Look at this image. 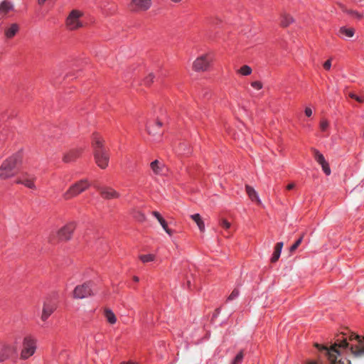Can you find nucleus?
Here are the masks:
<instances>
[{
  "label": "nucleus",
  "mask_w": 364,
  "mask_h": 364,
  "mask_svg": "<svg viewBox=\"0 0 364 364\" xmlns=\"http://www.w3.org/2000/svg\"><path fill=\"white\" fill-rule=\"evenodd\" d=\"M245 191L248 197L252 202H256L258 205L262 204V201L259 198L258 193H257L254 188L249 185H246Z\"/></svg>",
  "instance_id": "17"
},
{
  "label": "nucleus",
  "mask_w": 364,
  "mask_h": 364,
  "mask_svg": "<svg viewBox=\"0 0 364 364\" xmlns=\"http://www.w3.org/2000/svg\"><path fill=\"white\" fill-rule=\"evenodd\" d=\"M46 1L47 0H38V2L40 5H43Z\"/></svg>",
  "instance_id": "48"
},
{
  "label": "nucleus",
  "mask_w": 364,
  "mask_h": 364,
  "mask_svg": "<svg viewBox=\"0 0 364 364\" xmlns=\"http://www.w3.org/2000/svg\"><path fill=\"white\" fill-rule=\"evenodd\" d=\"M244 357L243 350H241L234 358L231 364H240L242 363Z\"/></svg>",
  "instance_id": "31"
},
{
  "label": "nucleus",
  "mask_w": 364,
  "mask_h": 364,
  "mask_svg": "<svg viewBox=\"0 0 364 364\" xmlns=\"http://www.w3.org/2000/svg\"><path fill=\"white\" fill-rule=\"evenodd\" d=\"M329 127V122L326 119H322L320 122V129L322 132H326Z\"/></svg>",
  "instance_id": "32"
},
{
  "label": "nucleus",
  "mask_w": 364,
  "mask_h": 364,
  "mask_svg": "<svg viewBox=\"0 0 364 364\" xmlns=\"http://www.w3.org/2000/svg\"><path fill=\"white\" fill-rule=\"evenodd\" d=\"M304 112L306 116L309 117L312 115V109L310 107H306Z\"/></svg>",
  "instance_id": "42"
},
{
  "label": "nucleus",
  "mask_w": 364,
  "mask_h": 364,
  "mask_svg": "<svg viewBox=\"0 0 364 364\" xmlns=\"http://www.w3.org/2000/svg\"><path fill=\"white\" fill-rule=\"evenodd\" d=\"M166 232L170 236L173 235V229H169V228H167V229H164Z\"/></svg>",
  "instance_id": "44"
},
{
  "label": "nucleus",
  "mask_w": 364,
  "mask_h": 364,
  "mask_svg": "<svg viewBox=\"0 0 364 364\" xmlns=\"http://www.w3.org/2000/svg\"><path fill=\"white\" fill-rule=\"evenodd\" d=\"M16 346L11 343L0 342V363L7 360L10 355L16 352Z\"/></svg>",
  "instance_id": "9"
},
{
  "label": "nucleus",
  "mask_w": 364,
  "mask_h": 364,
  "mask_svg": "<svg viewBox=\"0 0 364 364\" xmlns=\"http://www.w3.org/2000/svg\"><path fill=\"white\" fill-rule=\"evenodd\" d=\"M331 60L332 58H330L327 60L323 64V67L326 70H330L331 68Z\"/></svg>",
  "instance_id": "38"
},
{
  "label": "nucleus",
  "mask_w": 364,
  "mask_h": 364,
  "mask_svg": "<svg viewBox=\"0 0 364 364\" xmlns=\"http://www.w3.org/2000/svg\"><path fill=\"white\" fill-rule=\"evenodd\" d=\"M340 7L342 9V11L344 13H346V14H348L351 18L356 19V20H361L363 17V14H361L357 11L348 9L346 6H344L342 4H340Z\"/></svg>",
  "instance_id": "18"
},
{
  "label": "nucleus",
  "mask_w": 364,
  "mask_h": 364,
  "mask_svg": "<svg viewBox=\"0 0 364 364\" xmlns=\"http://www.w3.org/2000/svg\"><path fill=\"white\" fill-rule=\"evenodd\" d=\"M90 186V183L87 179L80 180L72 185L68 190L63 193V198L66 200H70L87 190Z\"/></svg>",
  "instance_id": "4"
},
{
  "label": "nucleus",
  "mask_w": 364,
  "mask_h": 364,
  "mask_svg": "<svg viewBox=\"0 0 364 364\" xmlns=\"http://www.w3.org/2000/svg\"><path fill=\"white\" fill-rule=\"evenodd\" d=\"M338 33L342 37L352 38L355 34V29L343 26L340 28Z\"/></svg>",
  "instance_id": "22"
},
{
  "label": "nucleus",
  "mask_w": 364,
  "mask_h": 364,
  "mask_svg": "<svg viewBox=\"0 0 364 364\" xmlns=\"http://www.w3.org/2000/svg\"><path fill=\"white\" fill-rule=\"evenodd\" d=\"M36 181V176L34 174L28 173H23L16 181L17 184H22L26 188L36 190V186L35 182Z\"/></svg>",
  "instance_id": "10"
},
{
  "label": "nucleus",
  "mask_w": 364,
  "mask_h": 364,
  "mask_svg": "<svg viewBox=\"0 0 364 364\" xmlns=\"http://www.w3.org/2000/svg\"><path fill=\"white\" fill-rule=\"evenodd\" d=\"M356 96L357 95L353 93V92H350L348 94V97H350L351 99H354L355 100Z\"/></svg>",
  "instance_id": "46"
},
{
  "label": "nucleus",
  "mask_w": 364,
  "mask_h": 364,
  "mask_svg": "<svg viewBox=\"0 0 364 364\" xmlns=\"http://www.w3.org/2000/svg\"><path fill=\"white\" fill-rule=\"evenodd\" d=\"M191 218L196 223V225H198V228H204L205 227L204 222L198 213L192 215Z\"/></svg>",
  "instance_id": "27"
},
{
  "label": "nucleus",
  "mask_w": 364,
  "mask_h": 364,
  "mask_svg": "<svg viewBox=\"0 0 364 364\" xmlns=\"http://www.w3.org/2000/svg\"><path fill=\"white\" fill-rule=\"evenodd\" d=\"M152 215L158 220L162 228H168V223L159 212L153 211Z\"/></svg>",
  "instance_id": "26"
},
{
  "label": "nucleus",
  "mask_w": 364,
  "mask_h": 364,
  "mask_svg": "<svg viewBox=\"0 0 364 364\" xmlns=\"http://www.w3.org/2000/svg\"><path fill=\"white\" fill-rule=\"evenodd\" d=\"M92 283L86 282L77 286L73 291V297L75 299H84L93 295Z\"/></svg>",
  "instance_id": "7"
},
{
  "label": "nucleus",
  "mask_w": 364,
  "mask_h": 364,
  "mask_svg": "<svg viewBox=\"0 0 364 364\" xmlns=\"http://www.w3.org/2000/svg\"><path fill=\"white\" fill-rule=\"evenodd\" d=\"M293 21V18L288 14H284L281 16L280 24L282 27L289 26Z\"/></svg>",
  "instance_id": "23"
},
{
  "label": "nucleus",
  "mask_w": 364,
  "mask_h": 364,
  "mask_svg": "<svg viewBox=\"0 0 364 364\" xmlns=\"http://www.w3.org/2000/svg\"><path fill=\"white\" fill-rule=\"evenodd\" d=\"M71 229H57L55 235L59 241H66L69 240L72 235Z\"/></svg>",
  "instance_id": "16"
},
{
  "label": "nucleus",
  "mask_w": 364,
  "mask_h": 364,
  "mask_svg": "<svg viewBox=\"0 0 364 364\" xmlns=\"http://www.w3.org/2000/svg\"><path fill=\"white\" fill-rule=\"evenodd\" d=\"M83 149L82 148H73L65 152L63 157L65 163H70L77 159L82 154Z\"/></svg>",
  "instance_id": "15"
},
{
  "label": "nucleus",
  "mask_w": 364,
  "mask_h": 364,
  "mask_svg": "<svg viewBox=\"0 0 364 364\" xmlns=\"http://www.w3.org/2000/svg\"><path fill=\"white\" fill-rule=\"evenodd\" d=\"M311 151L316 162L321 166L323 171L326 175L329 176L331 173L328 163L326 161L323 155L316 149L312 148Z\"/></svg>",
  "instance_id": "11"
},
{
  "label": "nucleus",
  "mask_w": 364,
  "mask_h": 364,
  "mask_svg": "<svg viewBox=\"0 0 364 364\" xmlns=\"http://www.w3.org/2000/svg\"><path fill=\"white\" fill-rule=\"evenodd\" d=\"M155 258H156V256L154 254L141 255L139 256V259L144 263L153 262V261H154Z\"/></svg>",
  "instance_id": "28"
},
{
  "label": "nucleus",
  "mask_w": 364,
  "mask_h": 364,
  "mask_svg": "<svg viewBox=\"0 0 364 364\" xmlns=\"http://www.w3.org/2000/svg\"><path fill=\"white\" fill-rule=\"evenodd\" d=\"M154 77H155L153 73H149L144 77V84H146V85H151L153 82Z\"/></svg>",
  "instance_id": "33"
},
{
  "label": "nucleus",
  "mask_w": 364,
  "mask_h": 364,
  "mask_svg": "<svg viewBox=\"0 0 364 364\" xmlns=\"http://www.w3.org/2000/svg\"><path fill=\"white\" fill-rule=\"evenodd\" d=\"M56 308L57 305L55 301L52 298H46L43 304L42 314L41 316V320L46 321Z\"/></svg>",
  "instance_id": "8"
},
{
  "label": "nucleus",
  "mask_w": 364,
  "mask_h": 364,
  "mask_svg": "<svg viewBox=\"0 0 364 364\" xmlns=\"http://www.w3.org/2000/svg\"><path fill=\"white\" fill-rule=\"evenodd\" d=\"M151 0H132L131 9L136 12L146 11L151 6Z\"/></svg>",
  "instance_id": "12"
},
{
  "label": "nucleus",
  "mask_w": 364,
  "mask_h": 364,
  "mask_svg": "<svg viewBox=\"0 0 364 364\" xmlns=\"http://www.w3.org/2000/svg\"><path fill=\"white\" fill-rule=\"evenodd\" d=\"M14 6L9 0H4L0 4V14L6 15L9 11L13 10Z\"/></svg>",
  "instance_id": "20"
},
{
  "label": "nucleus",
  "mask_w": 364,
  "mask_h": 364,
  "mask_svg": "<svg viewBox=\"0 0 364 364\" xmlns=\"http://www.w3.org/2000/svg\"><path fill=\"white\" fill-rule=\"evenodd\" d=\"M294 187H295V183H291L288 184L286 188L287 190L290 191V190H292L293 188H294Z\"/></svg>",
  "instance_id": "43"
},
{
  "label": "nucleus",
  "mask_w": 364,
  "mask_h": 364,
  "mask_svg": "<svg viewBox=\"0 0 364 364\" xmlns=\"http://www.w3.org/2000/svg\"><path fill=\"white\" fill-rule=\"evenodd\" d=\"M283 242H277L275 247H274V250L276 251H279V252H282V247H283Z\"/></svg>",
  "instance_id": "41"
},
{
  "label": "nucleus",
  "mask_w": 364,
  "mask_h": 364,
  "mask_svg": "<svg viewBox=\"0 0 364 364\" xmlns=\"http://www.w3.org/2000/svg\"><path fill=\"white\" fill-rule=\"evenodd\" d=\"M187 284H188V286H190V284H191V282H190V281H188Z\"/></svg>",
  "instance_id": "51"
},
{
  "label": "nucleus",
  "mask_w": 364,
  "mask_h": 364,
  "mask_svg": "<svg viewBox=\"0 0 364 364\" xmlns=\"http://www.w3.org/2000/svg\"><path fill=\"white\" fill-rule=\"evenodd\" d=\"M251 86L254 89L259 90L262 88V83L260 81H253L251 82Z\"/></svg>",
  "instance_id": "36"
},
{
  "label": "nucleus",
  "mask_w": 364,
  "mask_h": 364,
  "mask_svg": "<svg viewBox=\"0 0 364 364\" xmlns=\"http://www.w3.org/2000/svg\"><path fill=\"white\" fill-rule=\"evenodd\" d=\"M221 225L223 226V228H229L231 225L226 219H223L221 221Z\"/></svg>",
  "instance_id": "39"
},
{
  "label": "nucleus",
  "mask_w": 364,
  "mask_h": 364,
  "mask_svg": "<svg viewBox=\"0 0 364 364\" xmlns=\"http://www.w3.org/2000/svg\"><path fill=\"white\" fill-rule=\"evenodd\" d=\"M172 2L178 4L181 3L183 0H171Z\"/></svg>",
  "instance_id": "50"
},
{
  "label": "nucleus",
  "mask_w": 364,
  "mask_h": 364,
  "mask_svg": "<svg viewBox=\"0 0 364 364\" xmlns=\"http://www.w3.org/2000/svg\"><path fill=\"white\" fill-rule=\"evenodd\" d=\"M280 255H281L280 252L274 250V253L272 255V257L271 258V262H276L279 259Z\"/></svg>",
  "instance_id": "37"
},
{
  "label": "nucleus",
  "mask_w": 364,
  "mask_h": 364,
  "mask_svg": "<svg viewBox=\"0 0 364 364\" xmlns=\"http://www.w3.org/2000/svg\"><path fill=\"white\" fill-rule=\"evenodd\" d=\"M161 126H162L161 122H160L159 121H156L155 122H150V123H149V124L147 126V130L150 134H154L155 132H154V127H156L157 128L160 129L161 127Z\"/></svg>",
  "instance_id": "29"
},
{
  "label": "nucleus",
  "mask_w": 364,
  "mask_h": 364,
  "mask_svg": "<svg viewBox=\"0 0 364 364\" xmlns=\"http://www.w3.org/2000/svg\"><path fill=\"white\" fill-rule=\"evenodd\" d=\"M252 72V68L247 65H242L240 69L237 70V73L242 76H248L251 75Z\"/></svg>",
  "instance_id": "25"
},
{
  "label": "nucleus",
  "mask_w": 364,
  "mask_h": 364,
  "mask_svg": "<svg viewBox=\"0 0 364 364\" xmlns=\"http://www.w3.org/2000/svg\"><path fill=\"white\" fill-rule=\"evenodd\" d=\"M92 147L96 164L102 169H105L110 158L109 149L105 146V139L98 133H94L92 136Z\"/></svg>",
  "instance_id": "1"
},
{
  "label": "nucleus",
  "mask_w": 364,
  "mask_h": 364,
  "mask_svg": "<svg viewBox=\"0 0 364 364\" xmlns=\"http://www.w3.org/2000/svg\"><path fill=\"white\" fill-rule=\"evenodd\" d=\"M19 26L17 23H12L9 27L5 29L4 34L9 39L12 38L18 31Z\"/></svg>",
  "instance_id": "19"
},
{
  "label": "nucleus",
  "mask_w": 364,
  "mask_h": 364,
  "mask_svg": "<svg viewBox=\"0 0 364 364\" xmlns=\"http://www.w3.org/2000/svg\"><path fill=\"white\" fill-rule=\"evenodd\" d=\"M355 100L357 102H360V103H361V102H363V97H359V96H358V95L355 97Z\"/></svg>",
  "instance_id": "45"
},
{
  "label": "nucleus",
  "mask_w": 364,
  "mask_h": 364,
  "mask_svg": "<svg viewBox=\"0 0 364 364\" xmlns=\"http://www.w3.org/2000/svg\"><path fill=\"white\" fill-rule=\"evenodd\" d=\"M97 189L101 197L106 200L116 199L120 196L116 190L109 186L98 187Z\"/></svg>",
  "instance_id": "13"
},
{
  "label": "nucleus",
  "mask_w": 364,
  "mask_h": 364,
  "mask_svg": "<svg viewBox=\"0 0 364 364\" xmlns=\"http://www.w3.org/2000/svg\"><path fill=\"white\" fill-rule=\"evenodd\" d=\"M213 62V56L210 53L203 54L193 61L192 68L196 72L208 71Z\"/></svg>",
  "instance_id": "3"
},
{
  "label": "nucleus",
  "mask_w": 364,
  "mask_h": 364,
  "mask_svg": "<svg viewBox=\"0 0 364 364\" xmlns=\"http://www.w3.org/2000/svg\"><path fill=\"white\" fill-rule=\"evenodd\" d=\"M176 152L181 155H188L191 154V148L187 142H182L176 147Z\"/></svg>",
  "instance_id": "21"
},
{
  "label": "nucleus",
  "mask_w": 364,
  "mask_h": 364,
  "mask_svg": "<svg viewBox=\"0 0 364 364\" xmlns=\"http://www.w3.org/2000/svg\"><path fill=\"white\" fill-rule=\"evenodd\" d=\"M133 279H134V282H138L139 281V277H136V276H134V277H133Z\"/></svg>",
  "instance_id": "49"
},
{
  "label": "nucleus",
  "mask_w": 364,
  "mask_h": 364,
  "mask_svg": "<svg viewBox=\"0 0 364 364\" xmlns=\"http://www.w3.org/2000/svg\"><path fill=\"white\" fill-rule=\"evenodd\" d=\"M120 364H137L136 363H134L132 361H128V362H122Z\"/></svg>",
  "instance_id": "47"
},
{
  "label": "nucleus",
  "mask_w": 364,
  "mask_h": 364,
  "mask_svg": "<svg viewBox=\"0 0 364 364\" xmlns=\"http://www.w3.org/2000/svg\"><path fill=\"white\" fill-rule=\"evenodd\" d=\"M133 217L136 220L139 222H142L146 218L144 214L139 210H134L133 212Z\"/></svg>",
  "instance_id": "30"
},
{
  "label": "nucleus",
  "mask_w": 364,
  "mask_h": 364,
  "mask_svg": "<svg viewBox=\"0 0 364 364\" xmlns=\"http://www.w3.org/2000/svg\"><path fill=\"white\" fill-rule=\"evenodd\" d=\"M36 349V341L31 336H26L23 341L21 358L26 360L32 356Z\"/></svg>",
  "instance_id": "6"
},
{
  "label": "nucleus",
  "mask_w": 364,
  "mask_h": 364,
  "mask_svg": "<svg viewBox=\"0 0 364 364\" xmlns=\"http://www.w3.org/2000/svg\"><path fill=\"white\" fill-rule=\"evenodd\" d=\"M150 169L152 173L156 176L165 175L167 171V168L165 164L160 160L156 159L150 163Z\"/></svg>",
  "instance_id": "14"
},
{
  "label": "nucleus",
  "mask_w": 364,
  "mask_h": 364,
  "mask_svg": "<svg viewBox=\"0 0 364 364\" xmlns=\"http://www.w3.org/2000/svg\"><path fill=\"white\" fill-rule=\"evenodd\" d=\"M18 161L17 156H12L5 160L0 166V178L6 179L13 176L17 171Z\"/></svg>",
  "instance_id": "2"
},
{
  "label": "nucleus",
  "mask_w": 364,
  "mask_h": 364,
  "mask_svg": "<svg viewBox=\"0 0 364 364\" xmlns=\"http://www.w3.org/2000/svg\"><path fill=\"white\" fill-rule=\"evenodd\" d=\"M105 316L107 321L111 324H114L117 321V318H116L114 314L113 313V311L112 310H110L109 309H106L105 310Z\"/></svg>",
  "instance_id": "24"
},
{
  "label": "nucleus",
  "mask_w": 364,
  "mask_h": 364,
  "mask_svg": "<svg viewBox=\"0 0 364 364\" xmlns=\"http://www.w3.org/2000/svg\"><path fill=\"white\" fill-rule=\"evenodd\" d=\"M82 13L79 10H73L66 18V26L70 31L78 29L82 27V23L80 18Z\"/></svg>",
  "instance_id": "5"
},
{
  "label": "nucleus",
  "mask_w": 364,
  "mask_h": 364,
  "mask_svg": "<svg viewBox=\"0 0 364 364\" xmlns=\"http://www.w3.org/2000/svg\"><path fill=\"white\" fill-rule=\"evenodd\" d=\"M302 238L303 237H300L296 241V242L291 245V247H290V252H294L297 247H299V245L301 244V241H302Z\"/></svg>",
  "instance_id": "35"
},
{
  "label": "nucleus",
  "mask_w": 364,
  "mask_h": 364,
  "mask_svg": "<svg viewBox=\"0 0 364 364\" xmlns=\"http://www.w3.org/2000/svg\"><path fill=\"white\" fill-rule=\"evenodd\" d=\"M239 295V290L237 289H235L232 293L230 294V296L228 297V301H232L236 299Z\"/></svg>",
  "instance_id": "34"
},
{
  "label": "nucleus",
  "mask_w": 364,
  "mask_h": 364,
  "mask_svg": "<svg viewBox=\"0 0 364 364\" xmlns=\"http://www.w3.org/2000/svg\"><path fill=\"white\" fill-rule=\"evenodd\" d=\"M283 242H277L275 247H274V250L276 251H279V252H282V247H283Z\"/></svg>",
  "instance_id": "40"
}]
</instances>
